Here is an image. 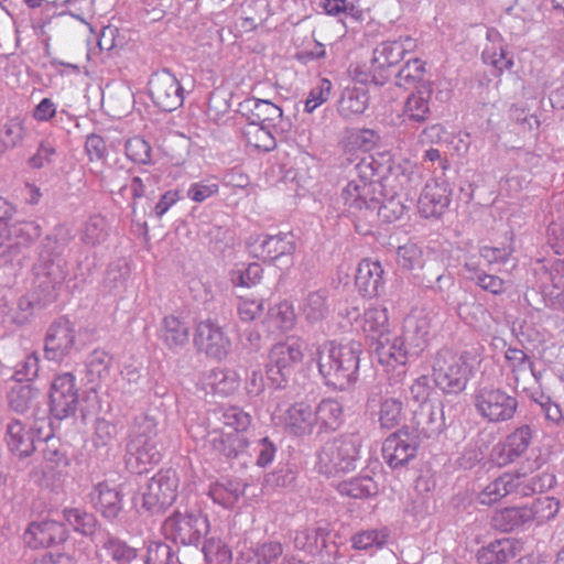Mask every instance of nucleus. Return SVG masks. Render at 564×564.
<instances>
[{"mask_svg": "<svg viewBox=\"0 0 564 564\" xmlns=\"http://www.w3.org/2000/svg\"><path fill=\"white\" fill-rule=\"evenodd\" d=\"M25 137L24 122L20 118L8 120L0 131V154L21 144Z\"/></svg>", "mask_w": 564, "mask_h": 564, "instance_id": "45", "label": "nucleus"}, {"mask_svg": "<svg viewBox=\"0 0 564 564\" xmlns=\"http://www.w3.org/2000/svg\"><path fill=\"white\" fill-rule=\"evenodd\" d=\"M180 478L174 469H162L149 481L143 494V508L159 513L171 507L178 495Z\"/></svg>", "mask_w": 564, "mask_h": 564, "instance_id": "8", "label": "nucleus"}, {"mask_svg": "<svg viewBox=\"0 0 564 564\" xmlns=\"http://www.w3.org/2000/svg\"><path fill=\"white\" fill-rule=\"evenodd\" d=\"M4 442L8 449L21 458L30 456L35 451L31 430L18 419H12L7 423Z\"/></svg>", "mask_w": 564, "mask_h": 564, "instance_id": "25", "label": "nucleus"}, {"mask_svg": "<svg viewBox=\"0 0 564 564\" xmlns=\"http://www.w3.org/2000/svg\"><path fill=\"white\" fill-rule=\"evenodd\" d=\"M349 76L354 83L352 86H357L358 84L367 88L368 85H384L388 79L387 75L378 69V67L372 66V58L370 62H357L350 65L349 67Z\"/></svg>", "mask_w": 564, "mask_h": 564, "instance_id": "41", "label": "nucleus"}, {"mask_svg": "<svg viewBox=\"0 0 564 564\" xmlns=\"http://www.w3.org/2000/svg\"><path fill=\"white\" fill-rule=\"evenodd\" d=\"M204 555L207 564H231V550L219 539H209L204 544Z\"/></svg>", "mask_w": 564, "mask_h": 564, "instance_id": "50", "label": "nucleus"}, {"mask_svg": "<svg viewBox=\"0 0 564 564\" xmlns=\"http://www.w3.org/2000/svg\"><path fill=\"white\" fill-rule=\"evenodd\" d=\"M272 124L247 121L241 130L246 144L257 151L270 152L276 148V140L270 127Z\"/></svg>", "mask_w": 564, "mask_h": 564, "instance_id": "32", "label": "nucleus"}, {"mask_svg": "<svg viewBox=\"0 0 564 564\" xmlns=\"http://www.w3.org/2000/svg\"><path fill=\"white\" fill-rule=\"evenodd\" d=\"M477 362V356L469 351L440 349L433 358V380L444 393H459L466 388Z\"/></svg>", "mask_w": 564, "mask_h": 564, "instance_id": "1", "label": "nucleus"}, {"mask_svg": "<svg viewBox=\"0 0 564 564\" xmlns=\"http://www.w3.org/2000/svg\"><path fill=\"white\" fill-rule=\"evenodd\" d=\"M106 238L105 220L101 217L90 218L84 228L83 240L88 245H97Z\"/></svg>", "mask_w": 564, "mask_h": 564, "instance_id": "63", "label": "nucleus"}, {"mask_svg": "<svg viewBox=\"0 0 564 564\" xmlns=\"http://www.w3.org/2000/svg\"><path fill=\"white\" fill-rule=\"evenodd\" d=\"M378 422L381 429L392 430L399 426L404 420V406L401 400L388 397L379 405Z\"/></svg>", "mask_w": 564, "mask_h": 564, "instance_id": "42", "label": "nucleus"}, {"mask_svg": "<svg viewBox=\"0 0 564 564\" xmlns=\"http://www.w3.org/2000/svg\"><path fill=\"white\" fill-rule=\"evenodd\" d=\"M283 425L295 436L311 434L316 425L314 406L304 401L292 404L285 412Z\"/></svg>", "mask_w": 564, "mask_h": 564, "instance_id": "22", "label": "nucleus"}, {"mask_svg": "<svg viewBox=\"0 0 564 564\" xmlns=\"http://www.w3.org/2000/svg\"><path fill=\"white\" fill-rule=\"evenodd\" d=\"M283 554V545L278 541H268L253 550L256 564H275Z\"/></svg>", "mask_w": 564, "mask_h": 564, "instance_id": "59", "label": "nucleus"}, {"mask_svg": "<svg viewBox=\"0 0 564 564\" xmlns=\"http://www.w3.org/2000/svg\"><path fill=\"white\" fill-rule=\"evenodd\" d=\"M126 158L138 165H147L152 163V147L141 137H132L124 144Z\"/></svg>", "mask_w": 564, "mask_h": 564, "instance_id": "46", "label": "nucleus"}, {"mask_svg": "<svg viewBox=\"0 0 564 564\" xmlns=\"http://www.w3.org/2000/svg\"><path fill=\"white\" fill-rule=\"evenodd\" d=\"M508 368L512 371L518 382L521 377L532 372V362L527 354L518 348H508L505 354Z\"/></svg>", "mask_w": 564, "mask_h": 564, "instance_id": "49", "label": "nucleus"}, {"mask_svg": "<svg viewBox=\"0 0 564 564\" xmlns=\"http://www.w3.org/2000/svg\"><path fill=\"white\" fill-rule=\"evenodd\" d=\"M425 74V64L420 58L409 59L398 73V85L412 86L419 83Z\"/></svg>", "mask_w": 564, "mask_h": 564, "instance_id": "56", "label": "nucleus"}, {"mask_svg": "<svg viewBox=\"0 0 564 564\" xmlns=\"http://www.w3.org/2000/svg\"><path fill=\"white\" fill-rule=\"evenodd\" d=\"M482 59L485 64L494 67L498 75L502 74L506 69H510L513 65L512 59L507 56L506 50L501 45L496 44L484 50Z\"/></svg>", "mask_w": 564, "mask_h": 564, "instance_id": "54", "label": "nucleus"}, {"mask_svg": "<svg viewBox=\"0 0 564 564\" xmlns=\"http://www.w3.org/2000/svg\"><path fill=\"white\" fill-rule=\"evenodd\" d=\"M369 91L365 87L348 86L338 101V112L344 118L362 115L369 106Z\"/></svg>", "mask_w": 564, "mask_h": 564, "instance_id": "30", "label": "nucleus"}, {"mask_svg": "<svg viewBox=\"0 0 564 564\" xmlns=\"http://www.w3.org/2000/svg\"><path fill=\"white\" fill-rule=\"evenodd\" d=\"M532 430L529 425L517 427L495 449L496 460L500 466L513 463L524 455L531 445Z\"/></svg>", "mask_w": 564, "mask_h": 564, "instance_id": "19", "label": "nucleus"}, {"mask_svg": "<svg viewBox=\"0 0 564 564\" xmlns=\"http://www.w3.org/2000/svg\"><path fill=\"white\" fill-rule=\"evenodd\" d=\"M416 43L413 39L406 36L397 41H384L378 44L372 52V66L378 67L389 80L390 69L395 67L405 56L413 52Z\"/></svg>", "mask_w": 564, "mask_h": 564, "instance_id": "17", "label": "nucleus"}, {"mask_svg": "<svg viewBox=\"0 0 564 564\" xmlns=\"http://www.w3.org/2000/svg\"><path fill=\"white\" fill-rule=\"evenodd\" d=\"M85 151L90 162L101 161L107 155L106 141L101 135L91 133L86 138Z\"/></svg>", "mask_w": 564, "mask_h": 564, "instance_id": "64", "label": "nucleus"}, {"mask_svg": "<svg viewBox=\"0 0 564 564\" xmlns=\"http://www.w3.org/2000/svg\"><path fill=\"white\" fill-rule=\"evenodd\" d=\"M34 397L35 390L31 384H17L8 393V403L13 411L24 413L30 409Z\"/></svg>", "mask_w": 564, "mask_h": 564, "instance_id": "48", "label": "nucleus"}, {"mask_svg": "<svg viewBox=\"0 0 564 564\" xmlns=\"http://www.w3.org/2000/svg\"><path fill=\"white\" fill-rule=\"evenodd\" d=\"M362 329L376 343L390 336L388 310L386 307H371L367 310L364 315Z\"/></svg>", "mask_w": 564, "mask_h": 564, "instance_id": "35", "label": "nucleus"}, {"mask_svg": "<svg viewBox=\"0 0 564 564\" xmlns=\"http://www.w3.org/2000/svg\"><path fill=\"white\" fill-rule=\"evenodd\" d=\"M31 225L24 221L4 220L0 226V258L7 262L18 259L34 242Z\"/></svg>", "mask_w": 564, "mask_h": 564, "instance_id": "13", "label": "nucleus"}, {"mask_svg": "<svg viewBox=\"0 0 564 564\" xmlns=\"http://www.w3.org/2000/svg\"><path fill=\"white\" fill-rule=\"evenodd\" d=\"M295 250L296 242L291 232L265 235L260 240L257 257L263 262L275 263L284 257H292Z\"/></svg>", "mask_w": 564, "mask_h": 564, "instance_id": "20", "label": "nucleus"}, {"mask_svg": "<svg viewBox=\"0 0 564 564\" xmlns=\"http://www.w3.org/2000/svg\"><path fill=\"white\" fill-rule=\"evenodd\" d=\"M297 322V316L293 304L286 300L281 301L270 307L267 323L270 328L281 333L292 330Z\"/></svg>", "mask_w": 564, "mask_h": 564, "instance_id": "38", "label": "nucleus"}, {"mask_svg": "<svg viewBox=\"0 0 564 564\" xmlns=\"http://www.w3.org/2000/svg\"><path fill=\"white\" fill-rule=\"evenodd\" d=\"M300 310L308 323L323 321L329 312L326 292L316 291L308 293L303 299Z\"/></svg>", "mask_w": 564, "mask_h": 564, "instance_id": "40", "label": "nucleus"}, {"mask_svg": "<svg viewBox=\"0 0 564 564\" xmlns=\"http://www.w3.org/2000/svg\"><path fill=\"white\" fill-rule=\"evenodd\" d=\"M306 344L302 337L290 336L274 344L269 351V371L274 369L282 377H289L303 364Z\"/></svg>", "mask_w": 564, "mask_h": 564, "instance_id": "10", "label": "nucleus"}, {"mask_svg": "<svg viewBox=\"0 0 564 564\" xmlns=\"http://www.w3.org/2000/svg\"><path fill=\"white\" fill-rule=\"evenodd\" d=\"M432 319L423 311H414L404 319L402 338L410 348L422 350L429 343Z\"/></svg>", "mask_w": 564, "mask_h": 564, "instance_id": "23", "label": "nucleus"}, {"mask_svg": "<svg viewBox=\"0 0 564 564\" xmlns=\"http://www.w3.org/2000/svg\"><path fill=\"white\" fill-rule=\"evenodd\" d=\"M67 538L64 524L50 519L31 522L24 532V542L34 550L58 545Z\"/></svg>", "mask_w": 564, "mask_h": 564, "instance_id": "16", "label": "nucleus"}, {"mask_svg": "<svg viewBox=\"0 0 564 564\" xmlns=\"http://www.w3.org/2000/svg\"><path fill=\"white\" fill-rule=\"evenodd\" d=\"M521 550L518 540L505 538L490 542L477 551L478 564H505L517 556Z\"/></svg>", "mask_w": 564, "mask_h": 564, "instance_id": "26", "label": "nucleus"}, {"mask_svg": "<svg viewBox=\"0 0 564 564\" xmlns=\"http://www.w3.org/2000/svg\"><path fill=\"white\" fill-rule=\"evenodd\" d=\"M530 523L542 525L558 514L561 501L551 496H543L534 499L531 503L525 505Z\"/></svg>", "mask_w": 564, "mask_h": 564, "instance_id": "37", "label": "nucleus"}, {"mask_svg": "<svg viewBox=\"0 0 564 564\" xmlns=\"http://www.w3.org/2000/svg\"><path fill=\"white\" fill-rule=\"evenodd\" d=\"M332 87L333 85L329 79H319L316 86H314L308 94V97L305 101V111L311 113L317 107L326 102L330 96Z\"/></svg>", "mask_w": 564, "mask_h": 564, "instance_id": "58", "label": "nucleus"}, {"mask_svg": "<svg viewBox=\"0 0 564 564\" xmlns=\"http://www.w3.org/2000/svg\"><path fill=\"white\" fill-rule=\"evenodd\" d=\"M358 178L351 180L343 189L345 205L354 210H362L375 207L373 178L380 175L381 165L373 156L359 161L356 165Z\"/></svg>", "mask_w": 564, "mask_h": 564, "instance_id": "3", "label": "nucleus"}, {"mask_svg": "<svg viewBox=\"0 0 564 564\" xmlns=\"http://www.w3.org/2000/svg\"><path fill=\"white\" fill-rule=\"evenodd\" d=\"M316 425L319 433L334 432L344 421L343 408L334 399H324L314 408Z\"/></svg>", "mask_w": 564, "mask_h": 564, "instance_id": "33", "label": "nucleus"}, {"mask_svg": "<svg viewBox=\"0 0 564 564\" xmlns=\"http://www.w3.org/2000/svg\"><path fill=\"white\" fill-rule=\"evenodd\" d=\"M155 437V424L151 421H145L133 431L127 445V464L137 473L147 471L160 462Z\"/></svg>", "mask_w": 564, "mask_h": 564, "instance_id": "5", "label": "nucleus"}, {"mask_svg": "<svg viewBox=\"0 0 564 564\" xmlns=\"http://www.w3.org/2000/svg\"><path fill=\"white\" fill-rule=\"evenodd\" d=\"M519 476L505 473L488 482L477 495L476 502L480 506L491 507L516 490Z\"/></svg>", "mask_w": 564, "mask_h": 564, "instance_id": "29", "label": "nucleus"}, {"mask_svg": "<svg viewBox=\"0 0 564 564\" xmlns=\"http://www.w3.org/2000/svg\"><path fill=\"white\" fill-rule=\"evenodd\" d=\"M388 538L389 531L386 528L362 530L351 536V546L358 551L381 547Z\"/></svg>", "mask_w": 564, "mask_h": 564, "instance_id": "47", "label": "nucleus"}, {"mask_svg": "<svg viewBox=\"0 0 564 564\" xmlns=\"http://www.w3.org/2000/svg\"><path fill=\"white\" fill-rule=\"evenodd\" d=\"M398 263L405 270L423 268L424 253L415 243H405L398 249Z\"/></svg>", "mask_w": 564, "mask_h": 564, "instance_id": "55", "label": "nucleus"}, {"mask_svg": "<svg viewBox=\"0 0 564 564\" xmlns=\"http://www.w3.org/2000/svg\"><path fill=\"white\" fill-rule=\"evenodd\" d=\"M149 94L153 104L163 111H173L184 101V91L178 79L167 70L156 72L149 82Z\"/></svg>", "mask_w": 564, "mask_h": 564, "instance_id": "12", "label": "nucleus"}, {"mask_svg": "<svg viewBox=\"0 0 564 564\" xmlns=\"http://www.w3.org/2000/svg\"><path fill=\"white\" fill-rule=\"evenodd\" d=\"M219 191V185L210 180H204L191 184L187 196L195 203H203L213 197Z\"/></svg>", "mask_w": 564, "mask_h": 564, "instance_id": "61", "label": "nucleus"}, {"mask_svg": "<svg viewBox=\"0 0 564 564\" xmlns=\"http://www.w3.org/2000/svg\"><path fill=\"white\" fill-rule=\"evenodd\" d=\"M251 423L250 414L236 406L228 408L223 414V430L226 431L248 432Z\"/></svg>", "mask_w": 564, "mask_h": 564, "instance_id": "53", "label": "nucleus"}, {"mask_svg": "<svg viewBox=\"0 0 564 564\" xmlns=\"http://www.w3.org/2000/svg\"><path fill=\"white\" fill-rule=\"evenodd\" d=\"M63 518L74 531L86 536L93 535L97 529V520L94 514L79 508H65Z\"/></svg>", "mask_w": 564, "mask_h": 564, "instance_id": "43", "label": "nucleus"}, {"mask_svg": "<svg viewBox=\"0 0 564 564\" xmlns=\"http://www.w3.org/2000/svg\"><path fill=\"white\" fill-rule=\"evenodd\" d=\"M344 156L348 162L362 160L372 150L379 147V133L369 128H349L346 129L339 142Z\"/></svg>", "mask_w": 564, "mask_h": 564, "instance_id": "15", "label": "nucleus"}, {"mask_svg": "<svg viewBox=\"0 0 564 564\" xmlns=\"http://www.w3.org/2000/svg\"><path fill=\"white\" fill-rule=\"evenodd\" d=\"M189 330L185 322L175 315H167L162 319L160 338L170 349H177L187 344Z\"/></svg>", "mask_w": 564, "mask_h": 564, "instance_id": "34", "label": "nucleus"}, {"mask_svg": "<svg viewBox=\"0 0 564 564\" xmlns=\"http://www.w3.org/2000/svg\"><path fill=\"white\" fill-rule=\"evenodd\" d=\"M193 343L198 352L215 360L226 358L231 346L230 338L212 319L202 321L196 325Z\"/></svg>", "mask_w": 564, "mask_h": 564, "instance_id": "11", "label": "nucleus"}, {"mask_svg": "<svg viewBox=\"0 0 564 564\" xmlns=\"http://www.w3.org/2000/svg\"><path fill=\"white\" fill-rule=\"evenodd\" d=\"M474 405L482 420L501 423L513 419L518 401L501 388L484 387L474 394Z\"/></svg>", "mask_w": 564, "mask_h": 564, "instance_id": "4", "label": "nucleus"}, {"mask_svg": "<svg viewBox=\"0 0 564 564\" xmlns=\"http://www.w3.org/2000/svg\"><path fill=\"white\" fill-rule=\"evenodd\" d=\"M243 491L238 487H232L231 484H214L209 489V496L213 501L217 505L223 506L224 508H234Z\"/></svg>", "mask_w": 564, "mask_h": 564, "instance_id": "51", "label": "nucleus"}, {"mask_svg": "<svg viewBox=\"0 0 564 564\" xmlns=\"http://www.w3.org/2000/svg\"><path fill=\"white\" fill-rule=\"evenodd\" d=\"M249 443L248 432L223 430L217 447L224 455L236 457L248 449Z\"/></svg>", "mask_w": 564, "mask_h": 564, "instance_id": "44", "label": "nucleus"}, {"mask_svg": "<svg viewBox=\"0 0 564 564\" xmlns=\"http://www.w3.org/2000/svg\"><path fill=\"white\" fill-rule=\"evenodd\" d=\"M383 268L379 261L364 259L359 262L355 278L358 291L365 297H376L383 284Z\"/></svg>", "mask_w": 564, "mask_h": 564, "instance_id": "24", "label": "nucleus"}, {"mask_svg": "<svg viewBox=\"0 0 564 564\" xmlns=\"http://www.w3.org/2000/svg\"><path fill=\"white\" fill-rule=\"evenodd\" d=\"M451 203L449 191L444 184L432 182L425 185L419 202L420 214L425 218L440 217Z\"/></svg>", "mask_w": 564, "mask_h": 564, "instance_id": "21", "label": "nucleus"}, {"mask_svg": "<svg viewBox=\"0 0 564 564\" xmlns=\"http://www.w3.org/2000/svg\"><path fill=\"white\" fill-rule=\"evenodd\" d=\"M50 411L57 420L73 416L78 408L79 390L70 372L56 376L50 389Z\"/></svg>", "mask_w": 564, "mask_h": 564, "instance_id": "9", "label": "nucleus"}, {"mask_svg": "<svg viewBox=\"0 0 564 564\" xmlns=\"http://www.w3.org/2000/svg\"><path fill=\"white\" fill-rule=\"evenodd\" d=\"M409 346L405 340L399 336L390 340L386 339L377 341L375 354L380 365L388 369H395L398 366H404L408 361Z\"/></svg>", "mask_w": 564, "mask_h": 564, "instance_id": "28", "label": "nucleus"}, {"mask_svg": "<svg viewBox=\"0 0 564 564\" xmlns=\"http://www.w3.org/2000/svg\"><path fill=\"white\" fill-rule=\"evenodd\" d=\"M93 501L96 509L108 519L116 518L122 509L121 494L108 482H100L96 486Z\"/></svg>", "mask_w": 564, "mask_h": 564, "instance_id": "31", "label": "nucleus"}, {"mask_svg": "<svg viewBox=\"0 0 564 564\" xmlns=\"http://www.w3.org/2000/svg\"><path fill=\"white\" fill-rule=\"evenodd\" d=\"M492 525L502 531L510 532L524 524H529V514L525 505L497 509L491 518Z\"/></svg>", "mask_w": 564, "mask_h": 564, "instance_id": "36", "label": "nucleus"}, {"mask_svg": "<svg viewBox=\"0 0 564 564\" xmlns=\"http://www.w3.org/2000/svg\"><path fill=\"white\" fill-rule=\"evenodd\" d=\"M475 282L481 290L494 295L503 294L508 285L502 278L486 272L477 274L475 278Z\"/></svg>", "mask_w": 564, "mask_h": 564, "instance_id": "62", "label": "nucleus"}, {"mask_svg": "<svg viewBox=\"0 0 564 564\" xmlns=\"http://www.w3.org/2000/svg\"><path fill=\"white\" fill-rule=\"evenodd\" d=\"M431 89H417L412 93L404 105L403 115L411 121L424 122L430 115Z\"/></svg>", "mask_w": 564, "mask_h": 564, "instance_id": "39", "label": "nucleus"}, {"mask_svg": "<svg viewBox=\"0 0 564 564\" xmlns=\"http://www.w3.org/2000/svg\"><path fill=\"white\" fill-rule=\"evenodd\" d=\"M104 547L118 564H129L137 557V550L118 539L108 540Z\"/></svg>", "mask_w": 564, "mask_h": 564, "instance_id": "57", "label": "nucleus"}, {"mask_svg": "<svg viewBox=\"0 0 564 564\" xmlns=\"http://www.w3.org/2000/svg\"><path fill=\"white\" fill-rule=\"evenodd\" d=\"M263 269L258 263H250L243 269L234 270L230 273V281L234 286L252 288L260 283Z\"/></svg>", "mask_w": 564, "mask_h": 564, "instance_id": "52", "label": "nucleus"}, {"mask_svg": "<svg viewBox=\"0 0 564 564\" xmlns=\"http://www.w3.org/2000/svg\"><path fill=\"white\" fill-rule=\"evenodd\" d=\"M264 308L263 301L240 296L238 299L237 312L242 322H252L259 317Z\"/></svg>", "mask_w": 564, "mask_h": 564, "instance_id": "60", "label": "nucleus"}, {"mask_svg": "<svg viewBox=\"0 0 564 564\" xmlns=\"http://www.w3.org/2000/svg\"><path fill=\"white\" fill-rule=\"evenodd\" d=\"M240 112L247 121L275 124L282 116V109L268 99L248 98L240 104Z\"/></svg>", "mask_w": 564, "mask_h": 564, "instance_id": "27", "label": "nucleus"}, {"mask_svg": "<svg viewBox=\"0 0 564 564\" xmlns=\"http://www.w3.org/2000/svg\"><path fill=\"white\" fill-rule=\"evenodd\" d=\"M358 457V445L352 438L339 437L327 442L318 454L317 468L327 476L354 469Z\"/></svg>", "mask_w": 564, "mask_h": 564, "instance_id": "6", "label": "nucleus"}, {"mask_svg": "<svg viewBox=\"0 0 564 564\" xmlns=\"http://www.w3.org/2000/svg\"><path fill=\"white\" fill-rule=\"evenodd\" d=\"M76 329L74 324L59 318L53 323L45 337L44 354L45 358L53 361H62L75 348Z\"/></svg>", "mask_w": 564, "mask_h": 564, "instance_id": "14", "label": "nucleus"}, {"mask_svg": "<svg viewBox=\"0 0 564 564\" xmlns=\"http://www.w3.org/2000/svg\"><path fill=\"white\" fill-rule=\"evenodd\" d=\"M417 452V443L406 429L389 435L382 446V455L389 466L397 468L413 459Z\"/></svg>", "mask_w": 564, "mask_h": 564, "instance_id": "18", "label": "nucleus"}, {"mask_svg": "<svg viewBox=\"0 0 564 564\" xmlns=\"http://www.w3.org/2000/svg\"><path fill=\"white\" fill-rule=\"evenodd\" d=\"M163 533L166 539L184 545L196 544L209 531L208 518L200 512H174L163 523Z\"/></svg>", "mask_w": 564, "mask_h": 564, "instance_id": "7", "label": "nucleus"}, {"mask_svg": "<svg viewBox=\"0 0 564 564\" xmlns=\"http://www.w3.org/2000/svg\"><path fill=\"white\" fill-rule=\"evenodd\" d=\"M318 371L326 384L344 390L352 381L359 369V351L348 345L325 343L317 348Z\"/></svg>", "mask_w": 564, "mask_h": 564, "instance_id": "2", "label": "nucleus"}]
</instances>
